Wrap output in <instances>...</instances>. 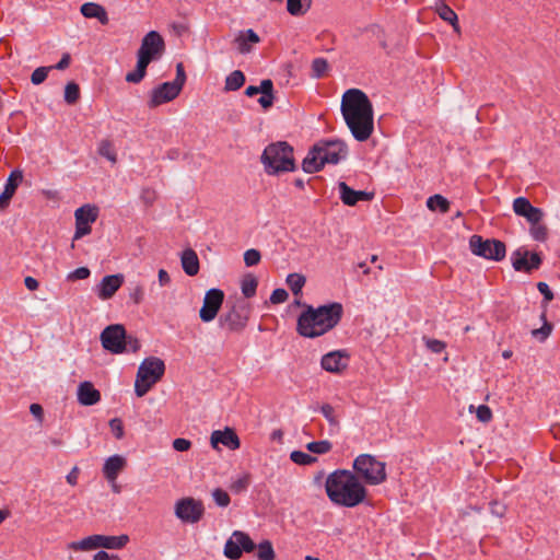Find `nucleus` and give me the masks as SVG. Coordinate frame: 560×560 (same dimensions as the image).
<instances>
[{"label":"nucleus","mask_w":560,"mask_h":560,"mask_svg":"<svg viewBox=\"0 0 560 560\" xmlns=\"http://www.w3.org/2000/svg\"><path fill=\"white\" fill-rule=\"evenodd\" d=\"M341 201L347 206H355L359 201H369L373 198V194L363 190H354L345 182L338 184Z\"/></svg>","instance_id":"5701e85b"},{"label":"nucleus","mask_w":560,"mask_h":560,"mask_svg":"<svg viewBox=\"0 0 560 560\" xmlns=\"http://www.w3.org/2000/svg\"><path fill=\"white\" fill-rule=\"evenodd\" d=\"M80 98V88L74 82H69L65 88V101L68 104H74Z\"/></svg>","instance_id":"37998d69"},{"label":"nucleus","mask_w":560,"mask_h":560,"mask_svg":"<svg viewBox=\"0 0 560 560\" xmlns=\"http://www.w3.org/2000/svg\"><path fill=\"white\" fill-rule=\"evenodd\" d=\"M52 70V67H38L36 68L32 75H31V82L34 85L42 84L48 77L49 71Z\"/></svg>","instance_id":"c03bdc74"},{"label":"nucleus","mask_w":560,"mask_h":560,"mask_svg":"<svg viewBox=\"0 0 560 560\" xmlns=\"http://www.w3.org/2000/svg\"><path fill=\"white\" fill-rule=\"evenodd\" d=\"M98 217V209L95 206L84 205L78 208L74 212L75 218V232L73 240H80L91 233V224L96 221Z\"/></svg>","instance_id":"ddd939ff"},{"label":"nucleus","mask_w":560,"mask_h":560,"mask_svg":"<svg viewBox=\"0 0 560 560\" xmlns=\"http://www.w3.org/2000/svg\"><path fill=\"white\" fill-rule=\"evenodd\" d=\"M260 258V253L254 248L246 250L244 254V261L248 267L257 265Z\"/></svg>","instance_id":"864d4df0"},{"label":"nucleus","mask_w":560,"mask_h":560,"mask_svg":"<svg viewBox=\"0 0 560 560\" xmlns=\"http://www.w3.org/2000/svg\"><path fill=\"white\" fill-rule=\"evenodd\" d=\"M347 155L348 145L345 141L339 139H322L310 149L302 162V168L308 174L317 173L325 164H338Z\"/></svg>","instance_id":"20e7f679"},{"label":"nucleus","mask_w":560,"mask_h":560,"mask_svg":"<svg viewBox=\"0 0 560 560\" xmlns=\"http://www.w3.org/2000/svg\"><path fill=\"white\" fill-rule=\"evenodd\" d=\"M70 62H71L70 54L65 52L62 55L61 59L55 66H51V67H52V69H56V70H65L70 66Z\"/></svg>","instance_id":"e2e57ef3"},{"label":"nucleus","mask_w":560,"mask_h":560,"mask_svg":"<svg viewBox=\"0 0 560 560\" xmlns=\"http://www.w3.org/2000/svg\"><path fill=\"white\" fill-rule=\"evenodd\" d=\"M259 36L253 31H242L238 33V35L235 37V44L237 46V49L241 54L245 55L250 52L252 50V44L259 43Z\"/></svg>","instance_id":"c85d7f7f"},{"label":"nucleus","mask_w":560,"mask_h":560,"mask_svg":"<svg viewBox=\"0 0 560 560\" xmlns=\"http://www.w3.org/2000/svg\"><path fill=\"white\" fill-rule=\"evenodd\" d=\"M212 498L215 504L221 508H226L231 502L229 493L221 488H215L212 491Z\"/></svg>","instance_id":"a18cd8bd"},{"label":"nucleus","mask_w":560,"mask_h":560,"mask_svg":"<svg viewBox=\"0 0 560 560\" xmlns=\"http://www.w3.org/2000/svg\"><path fill=\"white\" fill-rule=\"evenodd\" d=\"M247 317L243 316L235 307L222 314L219 318V325L228 331H240L246 326Z\"/></svg>","instance_id":"4be33fe9"},{"label":"nucleus","mask_w":560,"mask_h":560,"mask_svg":"<svg viewBox=\"0 0 560 560\" xmlns=\"http://www.w3.org/2000/svg\"><path fill=\"white\" fill-rule=\"evenodd\" d=\"M256 549L255 542L248 534L235 530L224 545V556L231 560H237L244 552H252Z\"/></svg>","instance_id":"9b49d317"},{"label":"nucleus","mask_w":560,"mask_h":560,"mask_svg":"<svg viewBox=\"0 0 560 560\" xmlns=\"http://www.w3.org/2000/svg\"><path fill=\"white\" fill-rule=\"evenodd\" d=\"M137 58H138V60H137L136 69L126 74L125 79L128 83H133V84L140 83L147 74L148 66L153 61L151 58H149L140 52H137Z\"/></svg>","instance_id":"cd10ccee"},{"label":"nucleus","mask_w":560,"mask_h":560,"mask_svg":"<svg viewBox=\"0 0 560 560\" xmlns=\"http://www.w3.org/2000/svg\"><path fill=\"white\" fill-rule=\"evenodd\" d=\"M427 348L433 353H441L445 350L446 343L444 341L433 339V338H423Z\"/></svg>","instance_id":"3c124183"},{"label":"nucleus","mask_w":560,"mask_h":560,"mask_svg":"<svg viewBox=\"0 0 560 560\" xmlns=\"http://www.w3.org/2000/svg\"><path fill=\"white\" fill-rule=\"evenodd\" d=\"M191 447V442L187 439L177 438L173 441V448L177 452H186Z\"/></svg>","instance_id":"052dcab7"},{"label":"nucleus","mask_w":560,"mask_h":560,"mask_svg":"<svg viewBox=\"0 0 560 560\" xmlns=\"http://www.w3.org/2000/svg\"><path fill=\"white\" fill-rule=\"evenodd\" d=\"M101 400V393L91 382H82L78 387V401L82 406H93Z\"/></svg>","instance_id":"a878e982"},{"label":"nucleus","mask_w":560,"mask_h":560,"mask_svg":"<svg viewBox=\"0 0 560 560\" xmlns=\"http://www.w3.org/2000/svg\"><path fill=\"white\" fill-rule=\"evenodd\" d=\"M180 92L182 91L178 90L177 85H174L172 82H164L150 92L148 106L150 108H155L162 104L172 102L180 94Z\"/></svg>","instance_id":"f3484780"},{"label":"nucleus","mask_w":560,"mask_h":560,"mask_svg":"<svg viewBox=\"0 0 560 560\" xmlns=\"http://www.w3.org/2000/svg\"><path fill=\"white\" fill-rule=\"evenodd\" d=\"M130 300L135 304H140L143 301L144 298V290L141 284H137L133 290L130 292Z\"/></svg>","instance_id":"bf43d9fd"},{"label":"nucleus","mask_w":560,"mask_h":560,"mask_svg":"<svg viewBox=\"0 0 560 560\" xmlns=\"http://www.w3.org/2000/svg\"><path fill=\"white\" fill-rule=\"evenodd\" d=\"M328 499L336 505L354 508L366 498V489L358 476L347 469H337L328 475L325 482Z\"/></svg>","instance_id":"f03ea898"},{"label":"nucleus","mask_w":560,"mask_h":560,"mask_svg":"<svg viewBox=\"0 0 560 560\" xmlns=\"http://www.w3.org/2000/svg\"><path fill=\"white\" fill-rule=\"evenodd\" d=\"M258 560H275L276 553L272 544L269 540H264L257 546Z\"/></svg>","instance_id":"e433bc0d"},{"label":"nucleus","mask_w":560,"mask_h":560,"mask_svg":"<svg viewBox=\"0 0 560 560\" xmlns=\"http://www.w3.org/2000/svg\"><path fill=\"white\" fill-rule=\"evenodd\" d=\"M327 69H328V62L326 59L316 58L313 60V62H312L313 77H315V78L324 77Z\"/></svg>","instance_id":"49530a36"},{"label":"nucleus","mask_w":560,"mask_h":560,"mask_svg":"<svg viewBox=\"0 0 560 560\" xmlns=\"http://www.w3.org/2000/svg\"><path fill=\"white\" fill-rule=\"evenodd\" d=\"M320 412L331 425H338L339 421L335 413V408L329 404H324L320 407Z\"/></svg>","instance_id":"de8ad7c7"},{"label":"nucleus","mask_w":560,"mask_h":560,"mask_svg":"<svg viewBox=\"0 0 560 560\" xmlns=\"http://www.w3.org/2000/svg\"><path fill=\"white\" fill-rule=\"evenodd\" d=\"M537 289L544 295V302L546 304H548L549 302H551L553 300V293L546 282H538Z\"/></svg>","instance_id":"13d9d810"},{"label":"nucleus","mask_w":560,"mask_h":560,"mask_svg":"<svg viewBox=\"0 0 560 560\" xmlns=\"http://www.w3.org/2000/svg\"><path fill=\"white\" fill-rule=\"evenodd\" d=\"M80 12L86 19H96L102 25L109 23L107 11L98 3L85 2L81 5Z\"/></svg>","instance_id":"bb28decb"},{"label":"nucleus","mask_w":560,"mask_h":560,"mask_svg":"<svg viewBox=\"0 0 560 560\" xmlns=\"http://www.w3.org/2000/svg\"><path fill=\"white\" fill-rule=\"evenodd\" d=\"M245 83V75L241 70H234L231 72L226 79L224 84L225 91H237L240 90Z\"/></svg>","instance_id":"2f4dec72"},{"label":"nucleus","mask_w":560,"mask_h":560,"mask_svg":"<svg viewBox=\"0 0 560 560\" xmlns=\"http://www.w3.org/2000/svg\"><path fill=\"white\" fill-rule=\"evenodd\" d=\"M30 411L37 420H43L44 410L39 404H32L30 406Z\"/></svg>","instance_id":"0e129e2a"},{"label":"nucleus","mask_w":560,"mask_h":560,"mask_svg":"<svg viewBox=\"0 0 560 560\" xmlns=\"http://www.w3.org/2000/svg\"><path fill=\"white\" fill-rule=\"evenodd\" d=\"M289 298L288 292L284 289H276L270 295V302L272 304L284 303Z\"/></svg>","instance_id":"4d7b16f0"},{"label":"nucleus","mask_w":560,"mask_h":560,"mask_svg":"<svg viewBox=\"0 0 560 560\" xmlns=\"http://www.w3.org/2000/svg\"><path fill=\"white\" fill-rule=\"evenodd\" d=\"M257 287L258 281L254 275L247 273L243 277L241 282V289L245 298H253L256 294Z\"/></svg>","instance_id":"72a5a7b5"},{"label":"nucleus","mask_w":560,"mask_h":560,"mask_svg":"<svg viewBox=\"0 0 560 560\" xmlns=\"http://www.w3.org/2000/svg\"><path fill=\"white\" fill-rule=\"evenodd\" d=\"M348 355L340 351H331L322 358V368L330 373H340L348 366Z\"/></svg>","instance_id":"aec40b11"},{"label":"nucleus","mask_w":560,"mask_h":560,"mask_svg":"<svg viewBox=\"0 0 560 560\" xmlns=\"http://www.w3.org/2000/svg\"><path fill=\"white\" fill-rule=\"evenodd\" d=\"M307 451L314 454H326L331 451L332 444L327 440L310 442L306 445Z\"/></svg>","instance_id":"58836bf2"},{"label":"nucleus","mask_w":560,"mask_h":560,"mask_svg":"<svg viewBox=\"0 0 560 560\" xmlns=\"http://www.w3.org/2000/svg\"><path fill=\"white\" fill-rule=\"evenodd\" d=\"M98 153H100V155L109 160L112 163H116V161H117V154H116L114 147L109 140H103L100 143Z\"/></svg>","instance_id":"a19ab883"},{"label":"nucleus","mask_w":560,"mask_h":560,"mask_svg":"<svg viewBox=\"0 0 560 560\" xmlns=\"http://www.w3.org/2000/svg\"><path fill=\"white\" fill-rule=\"evenodd\" d=\"M342 313V305L337 302L317 308L307 306L298 318V332L307 338L322 336L338 325Z\"/></svg>","instance_id":"7ed1b4c3"},{"label":"nucleus","mask_w":560,"mask_h":560,"mask_svg":"<svg viewBox=\"0 0 560 560\" xmlns=\"http://www.w3.org/2000/svg\"><path fill=\"white\" fill-rule=\"evenodd\" d=\"M261 96L258 100L260 106L265 109L270 108L273 105V83L270 79L262 80L260 82Z\"/></svg>","instance_id":"7c9ffc66"},{"label":"nucleus","mask_w":560,"mask_h":560,"mask_svg":"<svg viewBox=\"0 0 560 560\" xmlns=\"http://www.w3.org/2000/svg\"><path fill=\"white\" fill-rule=\"evenodd\" d=\"M165 50L163 37L155 31H150L141 40L138 52L151 58L153 61L161 58Z\"/></svg>","instance_id":"dca6fc26"},{"label":"nucleus","mask_w":560,"mask_h":560,"mask_svg":"<svg viewBox=\"0 0 560 560\" xmlns=\"http://www.w3.org/2000/svg\"><path fill=\"white\" fill-rule=\"evenodd\" d=\"M182 267L188 276H196L199 271V259L191 248L185 249L182 254Z\"/></svg>","instance_id":"c756f323"},{"label":"nucleus","mask_w":560,"mask_h":560,"mask_svg":"<svg viewBox=\"0 0 560 560\" xmlns=\"http://www.w3.org/2000/svg\"><path fill=\"white\" fill-rule=\"evenodd\" d=\"M127 459L121 455H113L108 457L103 466V475L109 483L117 480L118 475L126 468Z\"/></svg>","instance_id":"b1692460"},{"label":"nucleus","mask_w":560,"mask_h":560,"mask_svg":"<svg viewBox=\"0 0 560 560\" xmlns=\"http://www.w3.org/2000/svg\"><path fill=\"white\" fill-rule=\"evenodd\" d=\"M224 301V292L220 289H210L206 292L203 304L199 311L200 319L203 323L212 322Z\"/></svg>","instance_id":"2eb2a0df"},{"label":"nucleus","mask_w":560,"mask_h":560,"mask_svg":"<svg viewBox=\"0 0 560 560\" xmlns=\"http://www.w3.org/2000/svg\"><path fill=\"white\" fill-rule=\"evenodd\" d=\"M341 114L357 141H366L374 131L373 105L359 89L347 90L341 100Z\"/></svg>","instance_id":"f257e3e1"},{"label":"nucleus","mask_w":560,"mask_h":560,"mask_svg":"<svg viewBox=\"0 0 560 560\" xmlns=\"http://www.w3.org/2000/svg\"><path fill=\"white\" fill-rule=\"evenodd\" d=\"M529 233L530 236L538 242H545L548 238V229L545 224H541L540 221L530 223Z\"/></svg>","instance_id":"4c0bfd02"},{"label":"nucleus","mask_w":560,"mask_h":560,"mask_svg":"<svg viewBox=\"0 0 560 560\" xmlns=\"http://www.w3.org/2000/svg\"><path fill=\"white\" fill-rule=\"evenodd\" d=\"M24 284L30 291H35L39 287L38 281L33 277H26L24 279Z\"/></svg>","instance_id":"774afa93"},{"label":"nucleus","mask_w":560,"mask_h":560,"mask_svg":"<svg viewBox=\"0 0 560 560\" xmlns=\"http://www.w3.org/2000/svg\"><path fill=\"white\" fill-rule=\"evenodd\" d=\"M124 276L120 273L105 276L97 287V296L101 300L110 299L122 285Z\"/></svg>","instance_id":"412c9836"},{"label":"nucleus","mask_w":560,"mask_h":560,"mask_svg":"<svg viewBox=\"0 0 560 560\" xmlns=\"http://www.w3.org/2000/svg\"><path fill=\"white\" fill-rule=\"evenodd\" d=\"M512 266L516 271L530 273L540 268L542 257L540 253L518 248L511 256Z\"/></svg>","instance_id":"4468645a"},{"label":"nucleus","mask_w":560,"mask_h":560,"mask_svg":"<svg viewBox=\"0 0 560 560\" xmlns=\"http://www.w3.org/2000/svg\"><path fill=\"white\" fill-rule=\"evenodd\" d=\"M210 443L213 448H219V444H222L231 451H235L241 446L240 438L232 428L213 431L210 436Z\"/></svg>","instance_id":"6ab92c4d"},{"label":"nucleus","mask_w":560,"mask_h":560,"mask_svg":"<svg viewBox=\"0 0 560 560\" xmlns=\"http://www.w3.org/2000/svg\"><path fill=\"white\" fill-rule=\"evenodd\" d=\"M91 275V271L88 267H79L72 272L68 275V280L75 281V280H83L89 278Z\"/></svg>","instance_id":"5fc2aeb1"},{"label":"nucleus","mask_w":560,"mask_h":560,"mask_svg":"<svg viewBox=\"0 0 560 560\" xmlns=\"http://www.w3.org/2000/svg\"><path fill=\"white\" fill-rule=\"evenodd\" d=\"M186 79H187V77H186L184 65L182 62H178L176 65V77H175L174 81H172V83L174 85H177L178 90L182 91L186 83Z\"/></svg>","instance_id":"09e8293b"},{"label":"nucleus","mask_w":560,"mask_h":560,"mask_svg":"<svg viewBox=\"0 0 560 560\" xmlns=\"http://www.w3.org/2000/svg\"><path fill=\"white\" fill-rule=\"evenodd\" d=\"M129 541L127 535L120 536H105V535H91L79 541H72L68 548L74 551H88L97 548L106 549H121Z\"/></svg>","instance_id":"1a4fd4ad"},{"label":"nucleus","mask_w":560,"mask_h":560,"mask_svg":"<svg viewBox=\"0 0 560 560\" xmlns=\"http://www.w3.org/2000/svg\"><path fill=\"white\" fill-rule=\"evenodd\" d=\"M101 342L105 350L119 354L122 352H137L140 342L133 336H128L120 324L107 326L101 334Z\"/></svg>","instance_id":"423d86ee"},{"label":"nucleus","mask_w":560,"mask_h":560,"mask_svg":"<svg viewBox=\"0 0 560 560\" xmlns=\"http://www.w3.org/2000/svg\"><path fill=\"white\" fill-rule=\"evenodd\" d=\"M205 513V508L201 501L194 498H184L175 504V515L185 523L199 522Z\"/></svg>","instance_id":"f8f14e48"},{"label":"nucleus","mask_w":560,"mask_h":560,"mask_svg":"<svg viewBox=\"0 0 560 560\" xmlns=\"http://www.w3.org/2000/svg\"><path fill=\"white\" fill-rule=\"evenodd\" d=\"M109 428H110L112 433L114 434V436L117 440H121L124 438L125 431H124V423H122L121 419L114 418V419L109 420Z\"/></svg>","instance_id":"8fccbe9b"},{"label":"nucleus","mask_w":560,"mask_h":560,"mask_svg":"<svg viewBox=\"0 0 560 560\" xmlns=\"http://www.w3.org/2000/svg\"><path fill=\"white\" fill-rule=\"evenodd\" d=\"M505 506L503 504H500L498 502L491 503V513L502 517L505 514Z\"/></svg>","instance_id":"69168bd1"},{"label":"nucleus","mask_w":560,"mask_h":560,"mask_svg":"<svg viewBox=\"0 0 560 560\" xmlns=\"http://www.w3.org/2000/svg\"><path fill=\"white\" fill-rule=\"evenodd\" d=\"M165 363L156 357L145 358L138 368L135 392L143 397L164 375Z\"/></svg>","instance_id":"0eeeda50"},{"label":"nucleus","mask_w":560,"mask_h":560,"mask_svg":"<svg viewBox=\"0 0 560 560\" xmlns=\"http://www.w3.org/2000/svg\"><path fill=\"white\" fill-rule=\"evenodd\" d=\"M290 459L298 465H312L317 460L316 457L302 451H293L290 454Z\"/></svg>","instance_id":"79ce46f5"},{"label":"nucleus","mask_w":560,"mask_h":560,"mask_svg":"<svg viewBox=\"0 0 560 560\" xmlns=\"http://www.w3.org/2000/svg\"><path fill=\"white\" fill-rule=\"evenodd\" d=\"M305 277L300 273H290L287 277V284L289 285L290 290L294 295H298L301 293L302 288L305 284Z\"/></svg>","instance_id":"c9c22d12"},{"label":"nucleus","mask_w":560,"mask_h":560,"mask_svg":"<svg viewBox=\"0 0 560 560\" xmlns=\"http://www.w3.org/2000/svg\"><path fill=\"white\" fill-rule=\"evenodd\" d=\"M311 7V0H287V9L292 15H302Z\"/></svg>","instance_id":"f704fd0d"},{"label":"nucleus","mask_w":560,"mask_h":560,"mask_svg":"<svg viewBox=\"0 0 560 560\" xmlns=\"http://www.w3.org/2000/svg\"><path fill=\"white\" fill-rule=\"evenodd\" d=\"M436 12L442 20H444L445 22H448L453 26H456L457 14L455 13V11L452 8L442 3L436 7Z\"/></svg>","instance_id":"ea45409f"},{"label":"nucleus","mask_w":560,"mask_h":560,"mask_svg":"<svg viewBox=\"0 0 560 560\" xmlns=\"http://www.w3.org/2000/svg\"><path fill=\"white\" fill-rule=\"evenodd\" d=\"M469 248L476 256L501 261L506 254L505 244L499 240H483L480 235H472L469 240Z\"/></svg>","instance_id":"9d476101"},{"label":"nucleus","mask_w":560,"mask_h":560,"mask_svg":"<svg viewBox=\"0 0 560 560\" xmlns=\"http://www.w3.org/2000/svg\"><path fill=\"white\" fill-rule=\"evenodd\" d=\"M261 162L269 175L295 170L293 148L287 142L271 143L262 152Z\"/></svg>","instance_id":"39448f33"},{"label":"nucleus","mask_w":560,"mask_h":560,"mask_svg":"<svg viewBox=\"0 0 560 560\" xmlns=\"http://www.w3.org/2000/svg\"><path fill=\"white\" fill-rule=\"evenodd\" d=\"M353 469L368 485L376 486L386 480L385 463L370 454H361L353 462Z\"/></svg>","instance_id":"6e6552de"},{"label":"nucleus","mask_w":560,"mask_h":560,"mask_svg":"<svg viewBox=\"0 0 560 560\" xmlns=\"http://www.w3.org/2000/svg\"><path fill=\"white\" fill-rule=\"evenodd\" d=\"M427 207L431 211L439 210L441 213H446L450 210V201L442 195H433L428 198Z\"/></svg>","instance_id":"473e14b6"},{"label":"nucleus","mask_w":560,"mask_h":560,"mask_svg":"<svg viewBox=\"0 0 560 560\" xmlns=\"http://www.w3.org/2000/svg\"><path fill=\"white\" fill-rule=\"evenodd\" d=\"M22 179H23V174L21 171L14 170L11 172L9 178L7 179L4 190L0 195V209L1 210L5 209L9 206L10 200L13 197V195L15 194V190H16L18 186L20 185V183L22 182Z\"/></svg>","instance_id":"393cba45"},{"label":"nucleus","mask_w":560,"mask_h":560,"mask_svg":"<svg viewBox=\"0 0 560 560\" xmlns=\"http://www.w3.org/2000/svg\"><path fill=\"white\" fill-rule=\"evenodd\" d=\"M248 485H249L248 477H242V478H238L237 480H235L231 485V490L234 491L235 493H240V492L246 490Z\"/></svg>","instance_id":"680f3d73"},{"label":"nucleus","mask_w":560,"mask_h":560,"mask_svg":"<svg viewBox=\"0 0 560 560\" xmlns=\"http://www.w3.org/2000/svg\"><path fill=\"white\" fill-rule=\"evenodd\" d=\"M158 277H159V283L161 287H166L170 284L171 278L166 270L160 269Z\"/></svg>","instance_id":"338daca9"},{"label":"nucleus","mask_w":560,"mask_h":560,"mask_svg":"<svg viewBox=\"0 0 560 560\" xmlns=\"http://www.w3.org/2000/svg\"><path fill=\"white\" fill-rule=\"evenodd\" d=\"M551 330H552V326L551 324L545 322V324L542 325V327L540 328H537V329H534L532 331V335L537 338L538 340L540 341H545L549 335L551 334Z\"/></svg>","instance_id":"603ef678"},{"label":"nucleus","mask_w":560,"mask_h":560,"mask_svg":"<svg viewBox=\"0 0 560 560\" xmlns=\"http://www.w3.org/2000/svg\"><path fill=\"white\" fill-rule=\"evenodd\" d=\"M476 416L479 421L487 423L492 419V411L487 405L478 406Z\"/></svg>","instance_id":"6e6d98bb"},{"label":"nucleus","mask_w":560,"mask_h":560,"mask_svg":"<svg viewBox=\"0 0 560 560\" xmlns=\"http://www.w3.org/2000/svg\"><path fill=\"white\" fill-rule=\"evenodd\" d=\"M513 210L516 215L525 218L529 223L541 221L544 218L542 210L534 207L525 197H517L514 199Z\"/></svg>","instance_id":"a211bd4d"}]
</instances>
